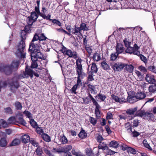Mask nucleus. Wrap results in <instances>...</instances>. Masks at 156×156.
<instances>
[{
  "label": "nucleus",
  "mask_w": 156,
  "mask_h": 156,
  "mask_svg": "<svg viewBox=\"0 0 156 156\" xmlns=\"http://www.w3.org/2000/svg\"><path fill=\"white\" fill-rule=\"evenodd\" d=\"M95 114L97 119H98L101 117V115L100 110H95Z\"/></svg>",
  "instance_id": "obj_61"
},
{
  "label": "nucleus",
  "mask_w": 156,
  "mask_h": 156,
  "mask_svg": "<svg viewBox=\"0 0 156 156\" xmlns=\"http://www.w3.org/2000/svg\"><path fill=\"white\" fill-rule=\"evenodd\" d=\"M52 152L54 153H62V147H60L59 148H53Z\"/></svg>",
  "instance_id": "obj_39"
},
{
  "label": "nucleus",
  "mask_w": 156,
  "mask_h": 156,
  "mask_svg": "<svg viewBox=\"0 0 156 156\" xmlns=\"http://www.w3.org/2000/svg\"><path fill=\"white\" fill-rule=\"evenodd\" d=\"M0 122L3 127L6 128L8 126V124L3 119H1L0 120Z\"/></svg>",
  "instance_id": "obj_54"
},
{
  "label": "nucleus",
  "mask_w": 156,
  "mask_h": 156,
  "mask_svg": "<svg viewBox=\"0 0 156 156\" xmlns=\"http://www.w3.org/2000/svg\"><path fill=\"white\" fill-rule=\"evenodd\" d=\"M78 75L77 77V83L76 85L77 86H80L82 84V82L81 79H83L85 76L84 73H77Z\"/></svg>",
  "instance_id": "obj_12"
},
{
  "label": "nucleus",
  "mask_w": 156,
  "mask_h": 156,
  "mask_svg": "<svg viewBox=\"0 0 156 156\" xmlns=\"http://www.w3.org/2000/svg\"><path fill=\"white\" fill-rule=\"evenodd\" d=\"M101 66L102 68L105 70L108 69L109 68L108 65L104 61L101 62Z\"/></svg>",
  "instance_id": "obj_50"
},
{
  "label": "nucleus",
  "mask_w": 156,
  "mask_h": 156,
  "mask_svg": "<svg viewBox=\"0 0 156 156\" xmlns=\"http://www.w3.org/2000/svg\"><path fill=\"white\" fill-rule=\"evenodd\" d=\"M15 107L17 110H21L22 106L21 103L19 101H16L15 103Z\"/></svg>",
  "instance_id": "obj_52"
},
{
  "label": "nucleus",
  "mask_w": 156,
  "mask_h": 156,
  "mask_svg": "<svg viewBox=\"0 0 156 156\" xmlns=\"http://www.w3.org/2000/svg\"><path fill=\"white\" fill-rule=\"evenodd\" d=\"M62 51L64 54L68 55L70 57H73L75 59L77 58L76 52L75 51L72 52L70 50H67L65 47L63 48Z\"/></svg>",
  "instance_id": "obj_5"
},
{
  "label": "nucleus",
  "mask_w": 156,
  "mask_h": 156,
  "mask_svg": "<svg viewBox=\"0 0 156 156\" xmlns=\"http://www.w3.org/2000/svg\"><path fill=\"white\" fill-rule=\"evenodd\" d=\"M143 144L144 146L146 148H147L149 151H152V149L151 147L150 146L149 144H148L146 140H144L143 141Z\"/></svg>",
  "instance_id": "obj_42"
},
{
  "label": "nucleus",
  "mask_w": 156,
  "mask_h": 156,
  "mask_svg": "<svg viewBox=\"0 0 156 156\" xmlns=\"http://www.w3.org/2000/svg\"><path fill=\"white\" fill-rule=\"evenodd\" d=\"M47 9H46L44 6H43L42 8L41 12L40 14V16L42 17L44 19L48 20L51 18V15L50 13L48 14L47 16L45 14V12H47Z\"/></svg>",
  "instance_id": "obj_9"
},
{
  "label": "nucleus",
  "mask_w": 156,
  "mask_h": 156,
  "mask_svg": "<svg viewBox=\"0 0 156 156\" xmlns=\"http://www.w3.org/2000/svg\"><path fill=\"white\" fill-rule=\"evenodd\" d=\"M60 140L61 142L63 144H66L68 142V140L64 135L62 136H60Z\"/></svg>",
  "instance_id": "obj_33"
},
{
  "label": "nucleus",
  "mask_w": 156,
  "mask_h": 156,
  "mask_svg": "<svg viewBox=\"0 0 156 156\" xmlns=\"http://www.w3.org/2000/svg\"><path fill=\"white\" fill-rule=\"evenodd\" d=\"M137 110V107L129 108L127 110L126 113L128 115H133L135 112Z\"/></svg>",
  "instance_id": "obj_23"
},
{
  "label": "nucleus",
  "mask_w": 156,
  "mask_h": 156,
  "mask_svg": "<svg viewBox=\"0 0 156 156\" xmlns=\"http://www.w3.org/2000/svg\"><path fill=\"white\" fill-rule=\"evenodd\" d=\"M48 20H49L50 21H52V22L53 23L56 24L60 27H61L62 26L61 23L59 20H57L55 19H51L50 18H49V19H48Z\"/></svg>",
  "instance_id": "obj_37"
},
{
  "label": "nucleus",
  "mask_w": 156,
  "mask_h": 156,
  "mask_svg": "<svg viewBox=\"0 0 156 156\" xmlns=\"http://www.w3.org/2000/svg\"><path fill=\"white\" fill-rule=\"evenodd\" d=\"M34 20L31 19L30 17H28V20L27 21V25L32 26L33 23L35 22Z\"/></svg>",
  "instance_id": "obj_58"
},
{
  "label": "nucleus",
  "mask_w": 156,
  "mask_h": 156,
  "mask_svg": "<svg viewBox=\"0 0 156 156\" xmlns=\"http://www.w3.org/2000/svg\"><path fill=\"white\" fill-rule=\"evenodd\" d=\"M83 60L79 58H78V59L76 60V73H84L82 71V66L81 64V62Z\"/></svg>",
  "instance_id": "obj_7"
},
{
  "label": "nucleus",
  "mask_w": 156,
  "mask_h": 156,
  "mask_svg": "<svg viewBox=\"0 0 156 156\" xmlns=\"http://www.w3.org/2000/svg\"><path fill=\"white\" fill-rule=\"evenodd\" d=\"M62 153H66L72 149V146L71 145H66L62 147Z\"/></svg>",
  "instance_id": "obj_24"
},
{
  "label": "nucleus",
  "mask_w": 156,
  "mask_h": 156,
  "mask_svg": "<svg viewBox=\"0 0 156 156\" xmlns=\"http://www.w3.org/2000/svg\"><path fill=\"white\" fill-rule=\"evenodd\" d=\"M35 152L37 155L41 156L43 153L42 148H41L40 146L37 147L36 150Z\"/></svg>",
  "instance_id": "obj_46"
},
{
  "label": "nucleus",
  "mask_w": 156,
  "mask_h": 156,
  "mask_svg": "<svg viewBox=\"0 0 156 156\" xmlns=\"http://www.w3.org/2000/svg\"><path fill=\"white\" fill-rule=\"evenodd\" d=\"M38 15L36 12L33 11L31 12V15L29 17L36 21L38 18Z\"/></svg>",
  "instance_id": "obj_30"
},
{
  "label": "nucleus",
  "mask_w": 156,
  "mask_h": 156,
  "mask_svg": "<svg viewBox=\"0 0 156 156\" xmlns=\"http://www.w3.org/2000/svg\"><path fill=\"white\" fill-rule=\"evenodd\" d=\"M145 79L149 83H153L155 82L154 76L150 74L146 75Z\"/></svg>",
  "instance_id": "obj_11"
},
{
  "label": "nucleus",
  "mask_w": 156,
  "mask_h": 156,
  "mask_svg": "<svg viewBox=\"0 0 156 156\" xmlns=\"http://www.w3.org/2000/svg\"><path fill=\"white\" fill-rule=\"evenodd\" d=\"M89 121L93 126H95L96 125L97 122V120L95 118L91 116L89 117Z\"/></svg>",
  "instance_id": "obj_51"
},
{
  "label": "nucleus",
  "mask_w": 156,
  "mask_h": 156,
  "mask_svg": "<svg viewBox=\"0 0 156 156\" xmlns=\"http://www.w3.org/2000/svg\"><path fill=\"white\" fill-rule=\"evenodd\" d=\"M20 143V141L18 139H15L13 140L10 144V146H14L18 145Z\"/></svg>",
  "instance_id": "obj_55"
},
{
  "label": "nucleus",
  "mask_w": 156,
  "mask_h": 156,
  "mask_svg": "<svg viewBox=\"0 0 156 156\" xmlns=\"http://www.w3.org/2000/svg\"><path fill=\"white\" fill-rule=\"evenodd\" d=\"M8 121L9 124H15L16 122V119L15 117L11 116L9 118Z\"/></svg>",
  "instance_id": "obj_38"
},
{
  "label": "nucleus",
  "mask_w": 156,
  "mask_h": 156,
  "mask_svg": "<svg viewBox=\"0 0 156 156\" xmlns=\"http://www.w3.org/2000/svg\"><path fill=\"white\" fill-rule=\"evenodd\" d=\"M23 113L29 119L32 118V115L29 112L27 111H25L23 112Z\"/></svg>",
  "instance_id": "obj_49"
},
{
  "label": "nucleus",
  "mask_w": 156,
  "mask_h": 156,
  "mask_svg": "<svg viewBox=\"0 0 156 156\" xmlns=\"http://www.w3.org/2000/svg\"><path fill=\"white\" fill-rule=\"evenodd\" d=\"M137 100H141L146 97V94L142 92H139L136 93L135 95Z\"/></svg>",
  "instance_id": "obj_14"
},
{
  "label": "nucleus",
  "mask_w": 156,
  "mask_h": 156,
  "mask_svg": "<svg viewBox=\"0 0 156 156\" xmlns=\"http://www.w3.org/2000/svg\"><path fill=\"white\" fill-rule=\"evenodd\" d=\"M149 90L150 92H154L156 91V83H154L149 87Z\"/></svg>",
  "instance_id": "obj_36"
},
{
  "label": "nucleus",
  "mask_w": 156,
  "mask_h": 156,
  "mask_svg": "<svg viewBox=\"0 0 156 156\" xmlns=\"http://www.w3.org/2000/svg\"><path fill=\"white\" fill-rule=\"evenodd\" d=\"M38 40H39V36L37 34H35L34 35L33 37V38L31 41V42L30 43V45L31 44H32H32H35V45H36V44H37L34 43V41H37Z\"/></svg>",
  "instance_id": "obj_45"
},
{
  "label": "nucleus",
  "mask_w": 156,
  "mask_h": 156,
  "mask_svg": "<svg viewBox=\"0 0 156 156\" xmlns=\"http://www.w3.org/2000/svg\"><path fill=\"white\" fill-rule=\"evenodd\" d=\"M36 3L37 4V6L35 7V12H36L38 15L40 16V14H41V12H40L39 10L40 1L37 0L36 1Z\"/></svg>",
  "instance_id": "obj_27"
},
{
  "label": "nucleus",
  "mask_w": 156,
  "mask_h": 156,
  "mask_svg": "<svg viewBox=\"0 0 156 156\" xmlns=\"http://www.w3.org/2000/svg\"><path fill=\"white\" fill-rule=\"evenodd\" d=\"M144 115L145 116H144V119L148 120H151L154 117V115L152 113L148 112H146Z\"/></svg>",
  "instance_id": "obj_17"
},
{
  "label": "nucleus",
  "mask_w": 156,
  "mask_h": 156,
  "mask_svg": "<svg viewBox=\"0 0 156 156\" xmlns=\"http://www.w3.org/2000/svg\"><path fill=\"white\" fill-rule=\"evenodd\" d=\"M18 122L21 125L25 126L27 123L26 121L23 119V116L18 117Z\"/></svg>",
  "instance_id": "obj_34"
},
{
  "label": "nucleus",
  "mask_w": 156,
  "mask_h": 156,
  "mask_svg": "<svg viewBox=\"0 0 156 156\" xmlns=\"http://www.w3.org/2000/svg\"><path fill=\"white\" fill-rule=\"evenodd\" d=\"M137 101L135 96L130 95L127 98V101L130 103H133Z\"/></svg>",
  "instance_id": "obj_19"
},
{
  "label": "nucleus",
  "mask_w": 156,
  "mask_h": 156,
  "mask_svg": "<svg viewBox=\"0 0 156 156\" xmlns=\"http://www.w3.org/2000/svg\"><path fill=\"white\" fill-rule=\"evenodd\" d=\"M124 65L125 66L123 68L126 71L130 73L132 72L134 69V67L132 65L130 64H124Z\"/></svg>",
  "instance_id": "obj_16"
},
{
  "label": "nucleus",
  "mask_w": 156,
  "mask_h": 156,
  "mask_svg": "<svg viewBox=\"0 0 156 156\" xmlns=\"http://www.w3.org/2000/svg\"><path fill=\"white\" fill-rule=\"evenodd\" d=\"M124 50L123 48L122 44H118L116 47V53L118 54L122 53Z\"/></svg>",
  "instance_id": "obj_20"
},
{
  "label": "nucleus",
  "mask_w": 156,
  "mask_h": 156,
  "mask_svg": "<svg viewBox=\"0 0 156 156\" xmlns=\"http://www.w3.org/2000/svg\"><path fill=\"white\" fill-rule=\"evenodd\" d=\"M127 151L129 153H130L133 154H136V151L135 149L129 147L128 148Z\"/></svg>",
  "instance_id": "obj_44"
},
{
  "label": "nucleus",
  "mask_w": 156,
  "mask_h": 156,
  "mask_svg": "<svg viewBox=\"0 0 156 156\" xmlns=\"http://www.w3.org/2000/svg\"><path fill=\"white\" fill-rule=\"evenodd\" d=\"M118 54L117 53L112 54L111 55V59L112 61L115 60L118 55Z\"/></svg>",
  "instance_id": "obj_62"
},
{
  "label": "nucleus",
  "mask_w": 156,
  "mask_h": 156,
  "mask_svg": "<svg viewBox=\"0 0 156 156\" xmlns=\"http://www.w3.org/2000/svg\"><path fill=\"white\" fill-rule=\"evenodd\" d=\"M99 149H102L103 151L106 150L108 149V147L107 146V144H105L104 142H101L100 143L98 147H95L94 148L93 150H98V152L99 153Z\"/></svg>",
  "instance_id": "obj_10"
},
{
  "label": "nucleus",
  "mask_w": 156,
  "mask_h": 156,
  "mask_svg": "<svg viewBox=\"0 0 156 156\" xmlns=\"http://www.w3.org/2000/svg\"><path fill=\"white\" fill-rule=\"evenodd\" d=\"M7 142L6 139L2 138L0 140V146L2 147H4L6 145Z\"/></svg>",
  "instance_id": "obj_40"
},
{
  "label": "nucleus",
  "mask_w": 156,
  "mask_h": 156,
  "mask_svg": "<svg viewBox=\"0 0 156 156\" xmlns=\"http://www.w3.org/2000/svg\"><path fill=\"white\" fill-rule=\"evenodd\" d=\"M39 41H42L45 40L47 38L44 36V34L42 33L40 34L39 36Z\"/></svg>",
  "instance_id": "obj_64"
},
{
  "label": "nucleus",
  "mask_w": 156,
  "mask_h": 156,
  "mask_svg": "<svg viewBox=\"0 0 156 156\" xmlns=\"http://www.w3.org/2000/svg\"><path fill=\"white\" fill-rule=\"evenodd\" d=\"M81 31L82 30L83 31H87L88 30V27H87L86 24L83 23H82L80 26V27H79Z\"/></svg>",
  "instance_id": "obj_29"
},
{
  "label": "nucleus",
  "mask_w": 156,
  "mask_h": 156,
  "mask_svg": "<svg viewBox=\"0 0 156 156\" xmlns=\"http://www.w3.org/2000/svg\"><path fill=\"white\" fill-rule=\"evenodd\" d=\"M124 42L126 47H129L130 46L131 42L129 37L125 38L124 40Z\"/></svg>",
  "instance_id": "obj_43"
},
{
  "label": "nucleus",
  "mask_w": 156,
  "mask_h": 156,
  "mask_svg": "<svg viewBox=\"0 0 156 156\" xmlns=\"http://www.w3.org/2000/svg\"><path fill=\"white\" fill-rule=\"evenodd\" d=\"M87 136V133L85 131L82 129L81 131L78 134L79 137L81 139H83L86 138Z\"/></svg>",
  "instance_id": "obj_22"
},
{
  "label": "nucleus",
  "mask_w": 156,
  "mask_h": 156,
  "mask_svg": "<svg viewBox=\"0 0 156 156\" xmlns=\"http://www.w3.org/2000/svg\"><path fill=\"white\" fill-rule=\"evenodd\" d=\"M125 128L128 132L132 131L131 126L129 123H128L126 124Z\"/></svg>",
  "instance_id": "obj_57"
},
{
  "label": "nucleus",
  "mask_w": 156,
  "mask_h": 156,
  "mask_svg": "<svg viewBox=\"0 0 156 156\" xmlns=\"http://www.w3.org/2000/svg\"><path fill=\"white\" fill-rule=\"evenodd\" d=\"M19 64L18 61H14L11 64H0V71L4 72L6 75H10L17 69Z\"/></svg>",
  "instance_id": "obj_1"
},
{
  "label": "nucleus",
  "mask_w": 156,
  "mask_h": 156,
  "mask_svg": "<svg viewBox=\"0 0 156 156\" xmlns=\"http://www.w3.org/2000/svg\"><path fill=\"white\" fill-rule=\"evenodd\" d=\"M90 95H91L90 94H89V96H88L83 98L84 102L85 104H87L90 103L91 100V98L90 97Z\"/></svg>",
  "instance_id": "obj_31"
},
{
  "label": "nucleus",
  "mask_w": 156,
  "mask_h": 156,
  "mask_svg": "<svg viewBox=\"0 0 156 156\" xmlns=\"http://www.w3.org/2000/svg\"><path fill=\"white\" fill-rule=\"evenodd\" d=\"M98 96V99L102 101H104L106 98L105 95L100 94H99Z\"/></svg>",
  "instance_id": "obj_56"
},
{
  "label": "nucleus",
  "mask_w": 156,
  "mask_h": 156,
  "mask_svg": "<svg viewBox=\"0 0 156 156\" xmlns=\"http://www.w3.org/2000/svg\"><path fill=\"white\" fill-rule=\"evenodd\" d=\"M148 69L150 71L156 73V68L154 66H149L148 68Z\"/></svg>",
  "instance_id": "obj_63"
},
{
  "label": "nucleus",
  "mask_w": 156,
  "mask_h": 156,
  "mask_svg": "<svg viewBox=\"0 0 156 156\" xmlns=\"http://www.w3.org/2000/svg\"><path fill=\"white\" fill-rule=\"evenodd\" d=\"M124 66V64L117 62L112 65V68L115 71H119L122 69Z\"/></svg>",
  "instance_id": "obj_8"
},
{
  "label": "nucleus",
  "mask_w": 156,
  "mask_h": 156,
  "mask_svg": "<svg viewBox=\"0 0 156 156\" xmlns=\"http://www.w3.org/2000/svg\"><path fill=\"white\" fill-rule=\"evenodd\" d=\"M92 58L94 61L98 62L101 59V55L99 53H95L93 55Z\"/></svg>",
  "instance_id": "obj_21"
},
{
  "label": "nucleus",
  "mask_w": 156,
  "mask_h": 156,
  "mask_svg": "<svg viewBox=\"0 0 156 156\" xmlns=\"http://www.w3.org/2000/svg\"><path fill=\"white\" fill-rule=\"evenodd\" d=\"M4 112L7 114H11L13 113V111L10 107H7L4 108Z\"/></svg>",
  "instance_id": "obj_41"
},
{
  "label": "nucleus",
  "mask_w": 156,
  "mask_h": 156,
  "mask_svg": "<svg viewBox=\"0 0 156 156\" xmlns=\"http://www.w3.org/2000/svg\"><path fill=\"white\" fill-rule=\"evenodd\" d=\"M25 44L24 41L21 40L17 46L15 54L16 56L20 58H25L26 57V53L25 52Z\"/></svg>",
  "instance_id": "obj_3"
},
{
  "label": "nucleus",
  "mask_w": 156,
  "mask_h": 156,
  "mask_svg": "<svg viewBox=\"0 0 156 156\" xmlns=\"http://www.w3.org/2000/svg\"><path fill=\"white\" fill-rule=\"evenodd\" d=\"M22 141L23 142L27 143L30 142V137L29 135H24L22 137Z\"/></svg>",
  "instance_id": "obj_26"
},
{
  "label": "nucleus",
  "mask_w": 156,
  "mask_h": 156,
  "mask_svg": "<svg viewBox=\"0 0 156 156\" xmlns=\"http://www.w3.org/2000/svg\"><path fill=\"white\" fill-rule=\"evenodd\" d=\"M72 153L73 154L77 156H83V155L80 152H76L75 150L73 149Z\"/></svg>",
  "instance_id": "obj_59"
},
{
  "label": "nucleus",
  "mask_w": 156,
  "mask_h": 156,
  "mask_svg": "<svg viewBox=\"0 0 156 156\" xmlns=\"http://www.w3.org/2000/svg\"><path fill=\"white\" fill-rule=\"evenodd\" d=\"M36 131L37 133L41 135L44 133V131L41 127H36Z\"/></svg>",
  "instance_id": "obj_53"
},
{
  "label": "nucleus",
  "mask_w": 156,
  "mask_h": 156,
  "mask_svg": "<svg viewBox=\"0 0 156 156\" xmlns=\"http://www.w3.org/2000/svg\"><path fill=\"white\" fill-rule=\"evenodd\" d=\"M41 136L44 140L47 142L51 141V138L47 134L43 133L41 135Z\"/></svg>",
  "instance_id": "obj_28"
},
{
  "label": "nucleus",
  "mask_w": 156,
  "mask_h": 156,
  "mask_svg": "<svg viewBox=\"0 0 156 156\" xmlns=\"http://www.w3.org/2000/svg\"><path fill=\"white\" fill-rule=\"evenodd\" d=\"M72 34L77 35L78 37H80L81 36V31L79 27H75V28L73 29L71 32Z\"/></svg>",
  "instance_id": "obj_15"
},
{
  "label": "nucleus",
  "mask_w": 156,
  "mask_h": 156,
  "mask_svg": "<svg viewBox=\"0 0 156 156\" xmlns=\"http://www.w3.org/2000/svg\"><path fill=\"white\" fill-rule=\"evenodd\" d=\"M27 34V32L25 30H22L21 33V37L22 39V40L24 41L26 39Z\"/></svg>",
  "instance_id": "obj_47"
},
{
  "label": "nucleus",
  "mask_w": 156,
  "mask_h": 156,
  "mask_svg": "<svg viewBox=\"0 0 156 156\" xmlns=\"http://www.w3.org/2000/svg\"><path fill=\"white\" fill-rule=\"evenodd\" d=\"M30 124L33 127L35 128L37 126V122L33 119H32V118H31L30 119Z\"/></svg>",
  "instance_id": "obj_48"
},
{
  "label": "nucleus",
  "mask_w": 156,
  "mask_h": 156,
  "mask_svg": "<svg viewBox=\"0 0 156 156\" xmlns=\"http://www.w3.org/2000/svg\"><path fill=\"white\" fill-rule=\"evenodd\" d=\"M33 76V71L30 69H27L26 68L25 71L23 73V75L20 74L18 76L19 79L25 78L30 76L32 77Z\"/></svg>",
  "instance_id": "obj_6"
},
{
  "label": "nucleus",
  "mask_w": 156,
  "mask_h": 156,
  "mask_svg": "<svg viewBox=\"0 0 156 156\" xmlns=\"http://www.w3.org/2000/svg\"><path fill=\"white\" fill-rule=\"evenodd\" d=\"M119 145V143L115 140H113L111 141L109 144V147H112L115 148H117L118 147Z\"/></svg>",
  "instance_id": "obj_25"
},
{
  "label": "nucleus",
  "mask_w": 156,
  "mask_h": 156,
  "mask_svg": "<svg viewBox=\"0 0 156 156\" xmlns=\"http://www.w3.org/2000/svg\"><path fill=\"white\" fill-rule=\"evenodd\" d=\"M140 56V57L142 61L145 63H146L147 62V59L143 55L140 54L138 55Z\"/></svg>",
  "instance_id": "obj_60"
},
{
  "label": "nucleus",
  "mask_w": 156,
  "mask_h": 156,
  "mask_svg": "<svg viewBox=\"0 0 156 156\" xmlns=\"http://www.w3.org/2000/svg\"><path fill=\"white\" fill-rule=\"evenodd\" d=\"M40 43H38L37 44H31L29 46V50L31 52V57L37 58H39L42 59H45V57L44 56L43 54L40 51L41 47Z\"/></svg>",
  "instance_id": "obj_2"
},
{
  "label": "nucleus",
  "mask_w": 156,
  "mask_h": 156,
  "mask_svg": "<svg viewBox=\"0 0 156 156\" xmlns=\"http://www.w3.org/2000/svg\"><path fill=\"white\" fill-rule=\"evenodd\" d=\"M10 85L12 88L16 89L19 87V85L18 82L17 80H15V78H14L11 81V82L10 83Z\"/></svg>",
  "instance_id": "obj_13"
},
{
  "label": "nucleus",
  "mask_w": 156,
  "mask_h": 156,
  "mask_svg": "<svg viewBox=\"0 0 156 156\" xmlns=\"http://www.w3.org/2000/svg\"><path fill=\"white\" fill-rule=\"evenodd\" d=\"M86 154L87 156H94V154H98V153H94L90 149H86Z\"/></svg>",
  "instance_id": "obj_35"
},
{
  "label": "nucleus",
  "mask_w": 156,
  "mask_h": 156,
  "mask_svg": "<svg viewBox=\"0 0 156 156\" xmlns=\"http://www.w3.org/2000/svg\"><path fill=\"white\" fill-rule=\"evenodd\" d=\"M126 51L127 53L133 54L134 55H140V52L138 51L139 47L136 44H134L133 47H127Z\"/></svg>",
  "instance_id": "obj_4"
},
{
  "label": "nucleus",
  "mask_w": 156,
  "mask_h": 156,
  "mask_svg": "<svg viewBox=\"0 0 156 156\" xmlns=\"http://www.w3.org/2000/svg\"><path fill=\"white\" fill-rule=\"evenodd\" d=\"M91 65L92 66L91 67V69L92 72L94 73H97L98 71V68L96 64L94 62H92Z\"/></svg>",
  "instance_id": "obj_32"
},
{
  "label": "nucleus",
  "mask_w": 156,
  "mask_h": 156,
  "mask_svg": "<svg viewBox=\"0 0 156 156\" xmlns=\"http://www.w3.org/2000/svg\"><path fill=\"white\" fill-rule=\"evenodd\" d=\"M31 59L32 62L31 66V68H37L38 66V64L37 62V59L36 57L33 58L31 57Z\"/></svg>",
  "instance_id": "obj_18"
}]
</instances>
